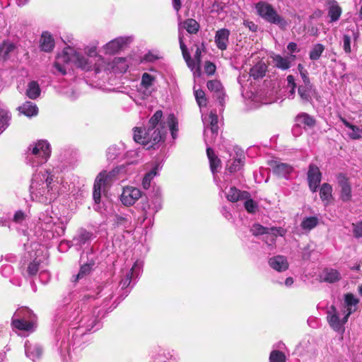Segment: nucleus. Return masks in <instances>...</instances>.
I'll list each match as a JSON object with an SVG mask.
<instances>
[{"instance_id":"nucleus-1","label":"nucleus","mask_w":362,"mask_h":362,"mask_svg":"<svg viewBox=\"0 0 362 362\" xmlns=\"http://www.w3.org/2000/svg\"><path fill=\"white\" fill-rule=\"evenodd\" d=\"M168 130L170 132L173 139L177 138L179 122L177 118L170 114L166 118L163 117V112L157 110L148 121V128L144 132L139 127L134 129V140L147 148H154V146L165 141Z\"/></svg>"},{"instance_id":"nucleus-2","label":"nucleus","mask_w":362,"mask_h":362,"mask_svg":"<svg viewBox=\"0 0 362 362\" xmlns=\"http://www.w3.org/2000/svg\"><path fill=\"white\" fill-rule=\"evenodd\" d=\"M30 193L33 201L41 203L51 202L58 194L57 182L48 170H40L33 174L30 186Z\"/></svg>"},{"instance_id":"nucleus-3","label":"nucleus","mask_w":362,"mask_h":362,"mask_svg":"<svg viewBox=\"0 0 362 362\" xmlns=\"http://www.w3.org/2000/svg\"><path fill=\"white\" fill-rule=\"evenodd\" d=\"M73 64L76 67L88 71L94 69L96 72L103 69L101 64H97L89 59L86 54L76 50L74 47H66L57 54L54 66L62 75L66 74V64Z\"/></svg>"},{"instance_id":"nucleus-4","label":"nucleus","mask_w":362,"mask_h":362,"mask_svg":"<svg viewBox=\"0 0 362 362\" xmlns=\"http://www.w3.org/2000/svg\"><path fill=\"white\" fill-rule=\"evenodd\" d=\"M202 122L204 126V136L206 145V154L210 163L211 170L216 179L215 174L221 168V160L214 154L213 149L209 146L218 136V116L216 111H211L209 115L202 114Z\"/></svg>"},{"instance_id":"nucleus-5","label":"nucleus","mask_w":362,"mask_h":362,"mask_svg":"<svg viewBox=\"0 0 362 362\" xmlns=\"http://www.w3.org/2000/svg\"><path fill=\"white\" fill-rule=\"evenodd\" d=\"M51 155V147L46 140H40L30 145L27 162L32 168L45 163Z\"/></svg>"},{"instance_id":"nucleus-6","label":"nucleus","mask_w":362,"mask_h":362,"mask_svg":"<svg viewBox=\"0 0 362 362\" xmlns=\"http://www.w3.org/2000/svg\"><path fill=\"white\" fill-rule=\"evenodd\" d=\"M124 171V168L122 166L116 168L112 171L107 173L103 171L99 173L96 177L94 186H93V199L95 203H99L101 197L102 191L105 190V187L109 186L113 181L119 179L118 176L121 173Z\"/></svg>"},{"instance_id":"nucleus-7","label":"nucleus","mask_w":362,"mask_h":362,"mask_svg":"<svg viewBox=\"0 0 362 362\" xmlns=\"http://www.w3.org/2000/svg\"><path fill=\"white\" fill-rule=\"evenodd\" d=\"M184 30H186L190 34H196L199 30V24L194 19L188 18L182 22H180L178 25L180 47L188 67L193 69L195 67V63L194 61L190 60L187 46L184 43Z\"/></svg>"},{"instance_id":"nucleus-8","label":"nucleus","mask_w":362,"mask_h":362,"mask_svg":"<svg viewBox=\"0 0 362 362\" xmlns=\"http://www.w3.org/2000/svg\"><path fill=\"white\" fill-rule=\"evenodd\" d=\"M38 226L47 233H51L52 237L64 235L66 226L57 217H52L46 211L40 214Z\"/></svg>"},{"instance_id":"nucleus-9","label":"nucleus","mask_w":362,"mask_h":362,"mask_svg":"<svg viewBox=\"0 0 362 362\" xmlns=\"http://www.w3.org/2000/svg\"><path fill=\"white\" fill-rule=\"evenodd\" d=\"M257 12L266 21L277 25L281 29H286L287 21L274 9L269 4L260 1L255 5Z\"/></svg>"},{"instance_id":"nucleus-10","label":"nucleus","mask_w":362,"mask_h":362,"mask_svg":"<svg viewBox=\"0 0 362 362\" xmlns=\"http://www.w3.org/2000/svg\"><path fill=\"white\" fill-rule=\"evenodd\" d=\"M156 78L148 73H144L141 76V83L133 100L138 105H142L143 101L147 99L152 93L153 86Z\"/></svg>"},{"instance_id":"nucleus-11","label":"nucleus","mask_w":362,"mask_h":362,"mask_svg":"<svg viewBox=\"0 0 362 362\" xmlns=\"http://www.w3.org/2000/svg\"><path fill=\"white\" fill-rule=\"evenodd\" d=\"M339 199L343 202H350L352 199V188L349 178L343 174L337 177Z\"/></svg>"},{"instance_id":"nucleus-12","label":"nucleus","mask_w":362,"mask_h":362,"mask_svg":"<svg viewBox=\"0 0 362 362\" xmlns=\"http://www.w3.org/2000/svg\"><path fill=\"white\" fill-rule=\"evenodd\" d=\"M132 42V37H119L105 44L103 48L105 54H114Z\"/></svg>"},{"instance_id":"nucleus-13","label":"nucleus","mask_w":362,"mask_h":362,"mask_svg":"<svg viewBox=\"0 0 362 362\" xmlns=\"http://www.w3.org/2000/svg\"><path fill=\"white\" fill-rule=\"evenodd\" d=\"M141 191L136 187L127 186L123 188L120 200L124 205L131 206L141 197Z\"/></svg>"},{"instance_id":"nucleus-14","label":"nucleus","mask_w":362,"mask_h":362,"mask_svg":"<svg viewBox=\"0 0 362 362\" xmlns=\"http://www.w3.org/2000/svg\"><path fill=\"white\" fill-rule=\"evenodd\" d=\"M141 267V263L136 262L131 269L126 273L124 277L121 279L119 285L121 288L124 291L123 295L125 296H127L129 292L128 287L129 286L131 281L139 276Z\"/></svg>"},{"instance_id":"nucleus-15","label":"nucleus","mask_w":362,"mask_h":362,"mask_svg":"<svg viewBox=\"0 0 362 362\" xmlns=\"http://www.w3.org/2000/svg\"><path fill=\"white\" fill-rule=\"evenodd\" d=\"M12 325L14 329L30 334L35 330L37 321L32 318H14Z\"/></svg>"},{"instance_id":"nucleus-16","label":"nucleus","mask_w":362,"mask_h":362,"mask_svg":"<svg viewBox=\"0 0 362 362\" xmlns=\"http://www.w3.org/2000/svg\"><path fill=\"white\" fill-rule=\"evenodd\" d=\"M78 320L76 322L78 327H74L75 329H81V334H85L86 332L91 330L98 329L100 327V322L98 318H76Z\"/></svg>"},{"instance_id":"nucleus-17","label":"nucleus","mask_w":362,"mask_h":362,"mask_svg":"<svg viewBox=\"0 0 362 362\" xmlns=\"http://www.w3.org/2000/svg\"><path fill=\"white\" fill-rule=\"evenodd\" d=\"M308 180L310 190L313 192H316L321 181V173L317 166L310 165L308 172Z\"/></svg>"},{"instance_id":"nucleus-18","label":"nucleus","mask_w":362,"mask_h":362,"mask_svg":"<svg viewBox=\"0 0 362 362\" xmlns=\"http://www.w3.org/2000/svg\"><path fill=\"white\" fill-rule=\"evenodd\" d=\"M129 68V62L126 58L122 57H115L112 61L111 63H109L107 66L103 64V69L112 70L116 73H124L127 71Z\"/></svg>"},{"instance_id":"nucleus-19","label":"nucleus","mask_w":362,"mask_h":362,"mask_svg":"<svg viewBox=\"0 0 362 362\" xmlns=\"http://www.w3.org/2000/svg\"><path fill=\"white\" fill-rule=\"evenodd\" d=\"M92 238V233L84 229H80L71 240L73 246L81 249L83 245L88 244Z\"/></svg>"},{"instance_id":"nucleus-20","label":"nucleus","mask_w":362,"mask_h":362,"mask_svg":"<svg viewBox=\"0 0 362 362\" xmlns=\"http://www.w3.org/2000/svg\"><path fill=\"white\" fill-rule=\"evenodd\" d=\"M229 35L230 31L226 28H222L216 31L215 43L219 49L226 50L227 49Z\"/></svg>"},{"instance_id":"nucleus-21","label":"nucleus","mask_w":362,"mask_h":362,"mask_svg":"<svg viewBox=\"0 0 362 362\" xmlns=\"http://www.w3.org/2000/svg\"><path fill=\"white\" fill-rule=\"evenodd\" d=\"M269 264L271 268L279 272H283L288 268L287 259L282 255H277L271 257L269 259Z\"/></svg>"},{"instance_id":"nucleus-22","label":"nucleus","mask_w":362,"mask_h":362,"mask_svg":"<svg viewBox=\"0 0 362 362\" xmlns=\"http://www.w3.org/2000/svg\"><path fill=\"white\" fill-rule=\"evenodd\" d=\"M26 356L33 361L36 362L42 355V349L38 344H31L28 341L25 343Z\"/></svg>"},{"instance_id":"nucleus-23","label":"nucleus","mask_w":362,"mask_h":362,"mask_svg":"<svg viewBox=\"0 0 362 362\" xmlns=\"http://www.w3.org/2000/svg\"><path fill=\"white\" fill-rule=\"evenodd\" d=\"M274 173L276 174L279 177H284L286 179H288L290 174L293 172V168L291 165L280 163L277 161L274 162V165H272Z\"/></svg>"},{"instance_id":"nucleus-24","label":"nucleus","mask_w":362,"mask_h":362,"mask_svg":"<svg viewBox=\"0 0 362 362\" xmlns=\"http://www.w3.org/2000/svg\"><path fill=\"white\" fill-rule=\"evenodd\" d=\"M207 88L209 90L214 92V96L219 100L221 108H223V100L225 94L220 81L217 80L209 81L207 82Z\"/></svg>"},{"instance_id":"nucleus-25","label":"nucleus","mask_w":362,"mask_h":362,"mask_svg":"<svg viewBox=\"0 0 362 362\" xmlns=\"http://www.w3.org/2000/svg\"><path fill=\"white\" fill-rule=\"evenodd\" d=\"M272 58L276 67L282 70H286L290 68L291 62L296 59V56L291 54L289 57H284L280 54H274Z\"/></svg>"},{"instance_id":"nucleus-26","label":"nucleus","mask_w":362,"mask_h":362,"mask_svg":"<svg viewBox=\"0 0 362 362\" xmlns=\"http://www.w3.org/2000/svg\"><path fill=\"white\" fill-rule=\"evenodd\" d=\"M180 360L178 355L163 349H160L154 356V362H180Z\"/></svg>"},{"instance_id":"nucleus-27","label":"nucleus","mask_w":362,"mask_h":362,"mask_svg":"<svg viewBox=\"0 0 362 362\" xmlns=\"http://www.w3.org/2000/svg\"><path fill=\"white\" fill-rule=\"evenodd\" d=\"M227 199L231 202H236L240 199L249 198L250 194L247 192H241L235 187H232L228 192H225Z\"/></svg>"},{"instance_id":"nucleus-28","label":"nucleus","mask_w":362,"mask_h":362,"mask_svg":"<svg viewBox=\"0 0 362 362\" xmlns=\"http://www.w3.org/2000/svg\"><path fill=\"white\" fill-rule=\"evenodd\" d=\"M326 4L329 6L328 16L330 18V22L338 21L341 15L340 6L335 0H326Z\"/></svg>"},{"instance_id":"nucleus-29","label":"nucleus","mask_w":362,"mask_h":362,"mask_svg":"<svg viewBox=\"0 0 362 362\" xmlns=\"http://www.w3.org/2000/svg\"><path fill=\"white\" fill-rule=\"evenodd\" d=\"M40 49L46 52L52 51L54 47V40L48 32L42 33L40 40Z\"/></svg>"},{"instance_id":"nucleus-30","label":"nucleus","mask_w":362,"mask_h":362,"mask_svg":"<svg viewBox=\"0 0 362 362\" xmlns=\"http://www.w3.org/2000/svg\"><path fill=\"white\" fill-rule=\"evenodd\" d=\"M284 234V230L281 228H269L268 233L264 235L263 240L265 243L271 246L276 242L277 235L283 236Z\"/></svg>"},{"instance_id":"nucleus-31","label":"nucleus","mask_w":362,"mask_h":362,"mask_svg":"<svg viewBox=\"0 0 362 362\" xmlns=\"http://www.w3.org/2000/svg\"><path fill=\"white\" fill-rule=\"evenodd\" d=\"M314 92L315 90L313 89L312 84L300 85L298 89V95L304 103L311 101Z\"/></svg>"},{"instance_id":"nucleus-32","label":"nucleus","mask_w":362,"mask_h":362,"mask_svg":"<svg viewBox=\"0 0 362 362\" xmlns=\"http://www.w3.org/2000/svg\"><path fill=\"white\" fill-rule=\"evenodd\" d=\"M344 302L347 312L345 317H349L356 310L359 300L352 293H347L344 296Z\"/></svg>"},{"instance_id":"nucleus-33","label":"nucleus","mask_w":362,"mask_h":362,"mask_svg":"<svg viewBox=\"0 0 362 362\" xmlns=\"http://www.w3.org/2000/svg\"><path fill=\"white\" fill-rule=\"evenodd\" d=\"M322 281L328 283H334L341 279L339 272L334 269H325L320 274Z\"/></svg>"},{"instance_id":"nucleus-34","label":"nucleus","mask_w":362,"mask_h":362,"mask_svg":"<svg viewBox=\"0 0 362 362\" xmlns=\"http://www.w3.org/2000/svg\"><path fill=\"white\" fill-rule=\"evenodd\" d=\"M41 89L39 83L35 81H30L27 85L25 95L30 99L35 100L40 95Z\"/></svg>"},{"instance_id":"nucleus-35","label":"nucleus","mask_w":362,"mask_h":362,"mask_svg":"<svg viewBox=\"0 0 362 362\" xmlns=\"http://www.w3.org/2000/svg\"><path fill=\"white\" fill-rule=\"evenodd\" d=\"M18 110L21 113L29 117L35 116L38 113L37 105L32 102H25L18 107Z\"/></svg>"},{"instance_id":"nucleus-36","label":"nucleus","mask_w":362,"mask_h":362,"mask_svg":"<svg viewBox=\"0 0 362 362\" xmlns=\"http://www.w3.org/2000/svg\"><path fill=\"white\" fill-rule=\"evenodd\" d=\"M85 54L89 58L93 59V62L97 64L104 63V59L97 53L96 46H87L84 49Z\"/></svg>"},{"instance_id":"nucleus-37","label":"nucleus","mask_w":362,"mask_h":362,"mask_svg":"<svg viewBox=\"0 0 362 362\" xmlns=\"http://www.w3.org/2000/svg\"><path fill=\"white\" fill-rule=\"evenodd\" d=\"M15 47L13 43L8 41H4L0 44V59H8L9 54L15 49Z\"/></svg>"},{"instance_id":"nucleus-38","label":"nucleus","mask_w":362,"mask_h":362,"mask_svg":"<svg viewBox=\"0 0 362 362\" xmlns=\"http://www.w3.org/2000/svg\"><path fill=\"white\" fill-rule=\"evenodd\" d=\"M267 71V66L264 62H259L250 69V76L255 79L262 78Z\"/></svg>"},{"instance_id":"nucleus-39","label":"nucleus","mask_w":362,"mask_h":362,"mask_svg":"<svg viewBox=\"0 0 362 362\" xmlns=\"http://www.w3.org/2000/svg\"><path fill=\"white\" fill-rule=\"evenodd\" d=\"M347 318H329L330 327L336 332L342 334L344 332V325L346 323Z\"/></svg>"},{"instance_id":"nucleus-40","label":"nucleus","mask_w":362,"mask_h":362,"mask_svg":"<svg viewBox=\"0 0 362 362\" xmlns=\"http://www.w3.org/2000/svg\"><path fill=\"white\" fill-rule=\"evenodd\" d=\"M332 187L330 185H329L327 183H324L321 186L320 190V199H322V201L326 202V203H325L326 205L329 203V202L332 198Z\"/></svg>"},{"instance_id":"nucleus-41","label":"nucleus","mask_w":362,"mask_h":362,"mask_svg":"<svg viewBox=\"0 0 362 362\" xmlns=\"http://www.w3.org/2000/svg\"><path fill=\"white\" fill-rule=\"evenodd\" d=\"M158 170L159 166L156 165L150 172L144 175L142 180V186L145 189H148L150 187L151 182L157 175Z\"/></svg>"},{"instance_id":"nucleus-42","label":"nucleus","mask_w":362,"mask_h":362,"mask_svg":"<svg viewBox=\"0 0 362 362\" xmlns=\"http://www.w3.org/2000/svg\"><path fill=\"white\" fill-rule=\"evenodd\" d=\"M296 121L299 124L308 127H313L315 123L314 118L305 112L299 114L296 117Z\"/></svg>"},{"instance_id":"nucleus-43","label":"nucleus","mask_w":362,"mask_h":362,"mask_svg":"<svg viewBox=\"0 0 362 362\" xmlns=\"http://www.w3.org/2000/svg\"><path fill=\"white\" fill-rule=\"evenodd\" d=\"M342 122L346 127L349 128L351 132L349 133V136L352 139H358L361 137L360 129L349 123L346 119H342Z\"/></svg>"},{"instance_id":"nucleus-44","label":"nucleus","mask_w":362,"mask_h":362,"mask_svg":"<svg viewBox=\"0 0 362 362\" xmlns=\"http://www.w3.org/2000/svg\"><path fill=\"white\" fill-rule=\"evenodd\" d=\"M324 50L325 46L323 45L320 43L315 45L310 52V59L313 61L319 59Z\"/></svg>"},{"instance_id":"nucleus-45","label":"nucleus","mask_w":362,"mask_h":362,"mask_svg":"<svg viewBox=\"0 0 362 362\" xmlns=\"http://www.w3.org/2000/svg\"><path fill=\"white\" fill-rule=\"evenodd\" d=\"M318 224V218L315 216H310L304 218L300 224L303 230H310Z\"/></svg>"},{"instance_id":"nucleus-46","label":"nucleus","mask_w":362,"mask_h":362,"mask_svg":"<svg viewBox=\"0 0 362 362\" xmlns=\"http://www.w3.org/2000/svg\"><path fill=\"white\" fill-rule=\"evenodd\" d=\"M269 362H286V355L281 351L273 349L269 355Z\"/></svg>"},{"instance_id":"nucleus-47","label":"nucleus","mask_w":362,"mask_h":362,"mask_svg":"<svg viewBox=\"0 0 362 362\" xmlns=\"http://www.w3.org/2000/svg\"><path fill=\"white\" fill-rule=\"evenodd\" d=\"M9 119L8 112L0 109V134L8 127Z\"/></svg>"},{"instance_id":"nucleus-48","label":"nucleus","mask_w":362,"mask_h":362,"mask_svg":"<svg viewBox=\"0 0 362 362\" xmlns=\"http://www.w3.org/2000/svg\"><path fill=\"white\" fill-rule=\"evenodd\" d=\"M190 60L194 61L195 63V67L192 69L189 68L195 75L196 74L199 76L200 75V69H199V64L201 62V49L199 47H197L194 56V59H191L189 57Z\"/></svg>"},{"instance_id":"nucleus-49","label":"nucleus","mask_w":362,"mask_h":362,"mask_svg":"<svg viewBox=\"0 0 362 362\" xmlns=\"http://www.w3.org/2000/svg\"><path fill=\"white\" fill-rule=\"evenodd\" d=\"M194 95L200 108L206 105V98L205 97V93L202 90L199 89L195 90Z\"/></svg>"},{"instance_id":"nucleus-50","label":"nucleus","mask_w":362,"mask_h":362,"mask_svg":"<svg viewBox=\"0 0 362 362\" xmlns=\"http://www.w3.org/2000/svg\"><path fill=\"white\" fill-rule=\"evenodd\" d=\"M94 265L93 262H90L87 264H84L81 267L80 271L77 274V279H81L87 274H90L91 272L93 267Z\"/></svg>"},{"instance_id":"nucleus-51","label":"nucleus","mask_w":362,"mask_h":362,"mask_svg":"<svg viewBox=\"0 0 362 362\" xmlns=\"http://www.w3.org/2000/svg\"><path fill=\"white\" fill-rule=\"evenodd\" d=\"M34 313L32 310L27 307L18 308L13 314V317H32Z\"/></svg>"},{"instance_id":"nucleus-52","label":"nucleus","mask_w":362,"mask_h":362,"mask_svg":"<svg viewBox=\"0 0 362 362\" xmlns=\"http://www.w3.org/2000/svg\"><path fill=\"white\" fill-rule=\"evenodd\" d=\"M40 261L37 260V259H34L32 262H30L27 269V272L28 276H32L35 275L39 270Z\"/></svg>"},{"instance_id":"nucleus-53","label":"nucleus","mask_w":362,"mask_h":362,"mask_svg":"<svg viewBox=\"0 0 362 362\" xmlns=\"http://www.w3.org/2000/svg\"><path fill=\"white\" fill-rule=\"evenodd\" d=\"M244 206L247 211L251 214L255 213L257 209V203L251 199H246Z\"/></svg>"},{"instance_id":"nucleus-54","label":"nucleus","mask_w":362,"mask_h":362,"mask_svg":"<svg viewBox=\"0 0 362 362\" xmlns=\"http://www.w3.org/2000/svg\"><path fill=\"white\" fill-rule=\"evenodd\" d=\"M269 228H265L259 224H255L253 225L252 228V231L254 235H264L265 233H268Z\"/></svg>"},{"instance_id":"nucleus-55","label":"nucleus","mask_w":362,"mask_h":362,"mask_svg":"<svg viewBox=\"0 0 362 362\" xmlns=\"http://www.w3.org/2000/svg\"><path fill=\"white\" fill-rule=\"evenodd\" d=\"M243 165V160L241 158L235 159L233 163L229 166L228 170L230 172H235L239 170Z\"/></svg>"},{"instance_id":"nucleus-56","label":"nucleus","mask_w":362,"mask_h":362,"mask_svg":"<svg viewBox=\"0 0 362 362\" xmlns=\"http://www.w3.org/2000/svg\"><path fill=\"white\" fill-rule=\"evenodd\" d=\"M13 272V267L9 264H3L1 267V273L4 277H9Z\"/></svg>"},{"instance_id":"nucleus-57","label":"nucleus","mask_w":362,"mask_h":362,"mask_svg":"<svg viewBox=\"0 0 362 362\" xmlns=\"http://www.w3.org/2000/svg\"><path fill=\"white\" fill-rule=\"evenodd\" d=\"M343 48L346 53H350L351 49V37L348 35L343 36Z\"/></svg>"},{"instance_id":"nucleus-58","label":"nucleus","mask_w":362,"mask_h":362,"mask_svg":"<svg viewBox=\"0 0 362 362\" xmlns=\"http://www.w3.org/2000/svg\"><path fill=\"white\" fill-rule=\"evenodd\" d=\"M204 71L208 75H212L216 71V66L210 62H206L204 65Z\"/></svg>"},{"instance_id":"nucleus-59","label":"nucleus","mask_w":362,"mask_h":362,"mask_svg":"<svg viewBox=\"0 0 362 362\" xmlns=\"http://www.w3.org/2000/svg\"><path fill=\"white\" fill-rule=\"evenodd\" d=\"M354 233L356 238H362V222L354 225Z\"/></svg>"},{"instance_id":"nucleus-60","label":"nucleus","mask_w":362,"mask_h":362,"mask_svg":"<svg viewBox=\"0 0 362 362\" xmlns=\"http://www.w3.org/2000/svg\"><path fill=\"white\" fill-rule=\"evenodd\" d=\"M25 219V214L21 211H16L13 216V221L17 223H21Z\"/></svg>"},{"instance_id":"nucleus-61","label":"nucleus","mask_w":362,"mask_h":362,"mask_svg":"<svg viewBox=\"0 0 362 362\" xmlns=\"http://www.w3.org/2000/svg\"><path fill=\"white\" fill-rule=\"evenodd\" d=\"M107 156L108 159H111V160L115 159L117 156L115 147H113V146L110 147L107 149Z\"/></svg>"},{"instance_id":"nucleus-62","label":"nucleus","mask_w":362,"mask_h":362,"mask_svg":"<svg viewBox=\"0 0 362 362\" xmlns=\"http://www.w3.org/2000/svg\"><path fill=\"white\" fill-rule=\"evenodd\" d=\"M287 49L291 53L298 51L297 44L293 42L288 43Z\"/></svg>"},{"instance_id":"nucleus-63","label":"nucleus","mask_w":362,"mask_h":362,"mask_svg":"<svg viewBox=\"0 0 362 362\" xmlns=\"http://www.w3.org/2000/svg\"><path fill=\"white\" fill-rule=\"evenodd\" d=\"M300 76L302 77L304 84H311L310 82V79L308 76L307 72L305 71H300Z\"/></svg>"},{"instance_id":"nucleus-64","label":"nucleus","mask_w":362,"mask_h":362,"mask_svg":"<svg viewBox=\"0 0 362 362\" xmlns=\"http://www.w3.org/2000/svg\"><path fill=\"white\" fill-rule=\"evenodd\" d=\"M284 349H286V346L282 341H279L273 346V349L281 351Z\"/></svg>"}]
</instances>
